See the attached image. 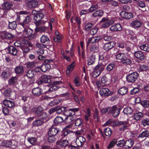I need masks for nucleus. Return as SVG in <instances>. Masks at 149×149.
<instances>
[{"instance_id":"nucleus-22","label":"nucleus","mask_w":149,"mask_h":149,"mask_svg":"<svg viewBox=\"0 0 149 149\" xmlns=\"http://www.w3.org/2000/svg\"><path fill=\"white\" fill-rule=\"evenodd\" d=\"M13 6V4L11 2L6 1L3 3L2 7L3 9L7 10L10 9Z\"/></svg>"},{"instance_id":"nucleus-46","label":"nucleus","mask_w":149,"mask_h":149,"mask_svg":"<svg viewBox=\"0 0 149 149\" xmlns=\"http://www.w3.org/2000/svg\"><path fill=\"white\" fill-rule=\"evenodd\" d=\"M38 5V2L36 0H33L30 3H28L26 4V5L29 8L31 7H35Z\"/></svg>"},{"instance_id":"nucleus-10","label":"nucleus","mask_w":149,"mask_h":149,"mask_svg":"<svg viewBox=\"0 0 149 149\" xmlns=\"http://www.w3.org/2000/svg\"><path fill=\"white\" fill-rule=\"evenodd\" d=\"M139 72H145L149 74V65L146 64H140L138 69Z\"/></svg>"},{"instance_id":"nucleus-40","label":"nucleus","mask_w":149,"mask_h":149,"mask_svg":"<svg viewBox=\"0 0 149 149\" xmlns=\"http://www.w3.org/2000/svg\"><path fill=\"white\" fill-rule=\"evenodd\" d=\"M2 145L7 147H10L12 146V142L10 141L4 140L2 142Z\"/></svg>"},{"instance_id":"nucleus-29","label":"nucleus","mask_w":149,"mask_h":149,"mask_svg":"<svg viewBox=\"0 0 149 149\" xmlns=\"http://www.w3.org/2000/svg\"><path fill=\"white\" fill-rule=\"evenodd\" d=\"M134 141L132 139H130L127 140L125 141V146H127L126 148H131L134 143Z\"/></svg>"},{"instance_id":"nucleus-44","label":"nucleus","mask_w":149,"mask_h":149,"mask_svg":"<svg viewBox=\"0 0 149 149\" xmlns=\"http://www.w3.org/2000/svg\"><path fill=\"white\" fill-rule=\"evenodd\" d=\"M104 132L106 136H110L112 134V130L110 128L107 127L104 129Z\"/></svg>"},{"instance_id":"nucleus-59","label":"nucleus","mask_w":149,"mask_h":149,"mask_svg":"<svg viewBox=\"0 0 149 149\" xmlns=\"http://www.w3.org/2000/svg\"><path fill=\"white\" fill-rule=\"evenodd\" d=\"M117 139H113L109 143L107 147L108 149H110L113 147L116 144Z\"/></svg>"},{"instance_id":"nucleus-39","label":"nucleus","mask_w":149,"mask_h":149,"mask_svg":"<svg viewBox=\"0 0 149 149\" xmlns=\"http://www.w3.org/2000/svg\"><path fill=\"white\" fill-rule=\"evenodd\" d=\"M64 122L63 118L60 116L56 117L54 120V122L55 124L57 125Z\"/></svg>"},{"instance_id":"nucleus-32","label":"nucleus","mask_w":149,"mask_h":149,"mask_svg":"<svg viewBox=\"0 0 149 149\" xmlns=\"http://www.w3.org/2000/svg\"><path fill=\"white\" fill-rule=\"evenodd\" d=\"M69 53V51L67 50L65 51V53L64 52H61L63 59L66 60L67 61H70L71 60L70 56L68 55Z\"/></svg>"},{"instance_id":"nucleus-9","label":"nucleus","mask_w":149,"mask_h":149,"mask_svg":"<svg viewBox=\"0 0 149 149\" xmlns=\"http://www.w3.org/2000/svg\"><path fill=\"white\" fill-rule=\"evenodd\" d=\"M44 88L46 90V91L45 92V93H49L57 90L58 88V87L55 85L52 86L50 87L46 86L44 87Z\"/></svg>"},{"instance_id":"nucleus-56","label":"nucleus","mask_w":149,"mask_h":149,"mask_svg":"<svg viewBox=\"0 0 149 149\" xmlns=\"http://www.w3.org/2000/svg\"><path fill=\"white\" fill-rule=\"evenodd\" d=\"M115 65L114 63H110L106 67V70L108 71H110L113 70L115 68Z\"/></svg>"},{"instance_id":"nucleus-25","label":"nucleus","mask_w":149,"mask_h":149,"mask_svg":"<svg viewBox=\"0 0 149 149\" xmlns=\"http://www.w3.org/2000/svg\"><path fill=\"white\" fill-rule=\"evenodd\" d=\"M12 34L5 31L0 32V37H14Z\"/></svg>"},{"instance_id":"nucleus-30","label":"nucleus","mask_w":149,"mask_h":149,"mask_svg":"<svg viewBox=\"0 0 149 149\" xmlns=\"http://www.w3.org/2000/svg\"><path fill=\"white\" fill-rule=\"evenodd\" d=\"M15 71L17 74H20L24 72V68L22 66H18L15 68Z\"/></svg>"},{"instance_id":"nucleus-61","label":"nucleus","mask_w":149,"mask_h":149,"mask_svg":"<svg viewBox=\"0 0 149 149\" xmlns=\"http://www.w3.org/2000/svg\"><path fill=\"white\" fill-rule=\"evenodd\" d=\"M21 49L22 50L24 54L27 53L30 51L29 47L25 45L21 46Z\"/></svg>"},{"instance_id":"nucleus-4","label":"nucleus","mask_w":149,"mask_h":149,"mask_svg":"<svg viewBox=\"0 0 149 149\" xmlns=\"http://www.w3.org/2000/svg\"><path fill=\"white\" fill-rule=\"evenodd\" d=\"M79 110V108H74L66 109L64 111L63 114L65 117L74 116L76 112L78 111Z\"/></svg>"},{"instance_id":"nucleus-45","label":"nucleus","mask_w":149,"mask_h":149,"mask_svg":"<svg viewBox=\"0 0 149 149\" xmlns=\"http://www.w3.org/2000/svg\"><path fill=\"white\" fill-rule=\"evenodd\" d=\"M83 120L81 118H77L75 121V125L77 126L82 127L83 126Z\"/></svg>"},{"instance_id":"nucleus-34","label":"nucleus","mask_w":149,"mask_h":149,"mask_svg":"<svg viewBox=\"0 0 149 149\" xmlns=\"http://www.w3.org/2000/svg\"><path fill=\"white\" fill-rule=\"evenodd\" d=\"M90 49L92 52H97L99 50L98 45H93L90 47Z\"/></svg>"},{"instance_id":"nucleus-2","label":"nucleus","mask_w":149,"mask_h":149,"mask_svg":"<svg viewBox=\"0 0 149 149\" xmlns=\"http://www.w3.org/2000/svg\"><path fill=\"white\" fill-rule=\"evenodd\" d=\"M104 68V66L103 65L102 63H99L97 65L93 70V74L95 76V77L98 76L102 72Z\"/></svg>"},{"instance_id":"nucleus-7","label":"nucleus","mask_w":149,"mask_h":149,"mask_svg":"<svg viewBox=\"0 0 149 149\" xmlns=\"http://www.w3.org/2000/svg\"><path fill=\"white\" fill-rule=\"evenodd\" d=\"M99 93L102 96H108L111 94V92L107 88H102L99 91Z\"/></svg>"},{"instance_id":"nucleus-21","label":"nucleus","mask_w":149,"mask_h":149,"mask_svg":"<svg viewBox=\"0 0 149 149\" xmlns=\"http://www.w3.org/2000/svg\"><path fill=\"white\" fill-rule=\"evenodd\" d=\"M8 53L13 55H16L17 54V50L13 46H10L7 48Z\"/></svg>"},{"instance_id":"nucleus-3","label":"nucleus","mask_w":149,"mask_h":149,"mask_svg":"<svg viewBox=\"0 0 149 149\" xmlns=\"http://www.w3.org/2000/svg\"><path fill=\"white\" fill-rule=\"evenodd\" d=\"M139 74L137 72H134L126 76L127 81L129 82H134L137 79Z\"/></svg>"},{"instance_id":"nucleus-43","label":"nucleus","mask_w":149,"mask_h":149,"mask_svg":"<svg viewBox=\"0 0 149 149\" xmlns=\"http://www.w3.org/2000/svg\"><path fill=\"white\" fill-rule=\"evenodd\" d=\"M74 119L73 116L65 117L64 122L66 124L71 122Z\"/></svg>"},{"instance_id":"nucleus-23","label":"nucleus","mask_w":149,"mask_h":149,"mask_svg":"<svg viewBox=\"0 0 149 149\" xmlns=\"http://www.w3.org/2000/svg\"><path fill=\"white\" fill-rule=\"evenodd\" d=\"M27 140L28 142L32 145H37V139L34 137H30L27 138Z\"/></svg>"},{"instance_id":"nucleus-19","label":"nucleus","mask_w":149,"mask_h":149,"mask_svg":"<svg viewBox=\"0 0 149 149\" xmlns=\"http://www.w3.org/2000/svg\"><path fill=\"white\" fill-rule=\"evenodd\" d=\"M3 104L5 106L9 108L13 107L15 106L13 102L8 100H4L3 102Z\"/></svg>"},{"instance_id":"nucleus-38","label":"nucleus","mask_w":149,"mask_h":149,"mask_svg":"<svg viewBox=\"0 0 149 149\" xmlns=\"http://www.w3.org/2000/svg\"><path fill=\"white\" fill-rule=\"evenodd\" d=\"M139 48L141 50L149 52V45L147 43L139 46Z\"/></svg>"},{"instance_id":"nucleus-1","label":"nucleus","mask_w":149,"mask_h":149,"mask_svg":"<svg viewBox=\"0 0 149 149\" xmlns=\"http://www.w3.org/2000/svg\"><path fill=\"white\" fill-rule=\"evenodd\" d=\"M47 117V115L45 112H43L38 116L35 121L33 122V125L34 126H38L41 125L45 121Z\"/></svg>"},{"instance_id":"nucleus-58","label":"nucleus","mask_w":149,"mask_h":149,"mask_svg":"<svg viewBox=\"0 0 149 149\" xmlns=\"http://www.w3.org/2000/svg\"><path fill=\"white\" fill-rule=\"evenodd\" d=\"M17 25L16 22L13 21L11 22H9L8 26L9 28L12 29H15L16 28Z\"/></svg>"},{"instance_id":"nucleus-48","label":"nucleus","mask_w":149,"mask_h":149,"mask_svg":"<svg viewBox=\"0 0 149 149\" xmlns=\"http://www.w3.org/2000/svg\"><path fill=\"white\" fill-rule=\"evenodd\" d=\"M48 136L47 141L49 143H53L56 141V138L55 137V136L49 134H48Z\"/></svg>"},{"instance_id":"nucleus-53","label":"nucleus","mask_w":149,"mask_h":149,"mask_svg":"<svg viewBox=\"0 0 149 149\" xmlns=\"http://www.w3.org/2000/svg\"><path fill=\"white\" fill-rule=\"evenodd\" d=\"M8 72L6 71H3L2 72L1 76L5 80L8 79L10 77Z\"/></svg>"},{"instance_id":"nucleus-37","label":"nucleus","mask_w":149,"mask_h":149,"mask_svg":"<svg viewBox=\"0 0 149 149\" xmlns=\"http://www.w3.org/2000/svg\"><path fill=\"white\" fill-rule=\"evenodd\" d=\"M149 136V131L148 130H144L138 136L139 138H143L148 137Z\"/></svg>"},{"instance_id":"nucleus-13","label":"nucleus","mask_w":149,"mask_h":149,"mask_svg":"<svg viewBox=\"0 0 149 149\" xmlns=\"http://www.w3.org/2000/svg\"><path fill=\"white\" fill-rule=\"evenodd\" d=\"M120 16L126 19H129L133 17V15L132 13L122 11L120 13Z\"/></svg>"},{"instance_id":"nucleus-26","label":"nucleus","mask_w":149,"mask_h":149,"mask_svg":"<svg viewBox=\"0 0 149 149\" xmlns=\"http://www.w3.org/2000/svg\"><path fill=\"white\" fill-rule=\"evenodd\" d=\"M131 25L132 27L136 28H139L141 25V22L138 20H135L131 23Z\"/></svg>"},{"instance_id":"nucleus-12","label":"nucleus","mask_w":149,"mask_h":149,"mask_svg":"<svg viewBox=\"0 0 149 149\" xmlns=\"http://www.w3.org/2000/svg\"><path fill=\"white\" fill-rule=\"evenodd\" d=\"M54 125L51 127L48 132V134L55 136L59 132V129L54 127Z\"/></svg>"},{"instance_id":"nucleus-60","label":"nucleus","mask_w":149,"mask_h":149,"mask_svg":"<svg viewBox=\"0 0 149 149\" xmlns=\"http://www.w3.org/2000/svg\"><path fill=\"white\" fill-rule=\"evenodd\" d=\"M60 102V100L59 99H56L50 102L49 105L51 106H53L54 105H57L59 104Z\"/></svg>"},{"instance_id":"nucleus-63","label":"nucleus","mask_w":149,"mask_h":149,"mask_svg":"<svg viewBox=\"0 0 149 149\" xmlns=\"http://www.w3.org/2000/svg\"><path fill=\"white\" fill-rule=\"evenodd\" d=\"M60 144L62 147H65L68 145V141L67 140H63L60 142Z\"/></svg>"},{"instance_id":"nucleus-36","label":"nucleus","mask_w":149,"mask_h":149,"mask_svg":"<svg viewBox=\"0 0 149 149\" xmlns=\"http://www.w3.org/2000/svg\"><path fill=\"white\" fill-rule=\"evenodd\" d=\"M127 91V88L125 87H122L119 89L118 91V94L120 95H123L126 94Z\"/></svg>"},{"instance_id":"nucleus-54","label":"nucleus","mask_w":149,"mask_h":149,"mask_svg":"<svg viewBox=\"0 0 149 149\" xmlns=\"http://www.w3.org/2000/svg\"><path fill=\"white\" fill-rule=\"evenodd\" d=\"M41 79L44 83H48L50 81V79L48 78V76L46 75H42Z\"/></svg>"},{"instance_id":"nucleus-17","label":"nucleus","mask_w":149,"mask_h":149,"mask_svg":"<svg viewBox=\"0 0 149 149\" xmlns=\"http://www.w3.org/2000/svg\"><path fill=\"white\" fill-rule=\"evenodd\" d=\"M75 65V63L74 61H73L70 64L67 66L66 71V73L67 75H69L70 72L72 71Z\"/></svg>"},{"instance_id":"nucleus-50","label":"nucleus","mask_w":149,"mask_h":149,"mask_svg":"<svg viewBox=\"0 0 149 149\" xmlns=\"http://www.w3.org/2000/svg\"><path fill=\"white\" fill-rule=\"evenodd\" d=\"M126 54L122 53H120L116 55V58L117 59L119 60H123L125 58Z\"/></svg>"},{"instance_id":"nucleus-14","label":"nucleus","mask_w":149,"mask_h":149,"mask_svg":"<svg viewBox=\"0 0 149 149\" xmlns=\"http://www.w3.org/2000/svg\"><path fill=\"white\" fill-rule=\"evenodd\" d=\"M85 141L86 139L84 137L80 136L76 139V143L77 146L81 147L84 144Z\"/></svg>"},{"instance_id":"nucleus-41","label":"nucleus","mask_w":149,"mask_h":149,"mask_svg":"<svg viewBox=\"0 0 149 149\" xmlns=\"http://www.w3.org/2000/svg\"><path fill=\"white\" fill-rule=\"evenodd\" d=\"M35 29V31L37 33L39 32H44L46 29V28L45 26H38Z\"/></svg>"},{"instance_id":"nucleus-20","label":"nucleus","mask_w":149,"mask_h":149,"mask_svg":"<svg viewBox=\"0 0 149 149\" xmlns=\"http://www.w3.org/2000/svg\"><path fill=\"white\" fill-rule=\"evenodd\" d=\"M122 28L119 24H115L110 27V29L113 31H120L122 30Z\"/></svg>"},{"instance_id":"nucleus-16","label":"nucleus","mask_w":149,"mask_h":149,"mask_svg":"<svg viewBox=\"0 0 149 149\" xmlns=\"http://www.w3.org/2000/svg\"><path fill=\"white\" fill-rule=\"evenodd\" d=\"M32 91L33 95L36 96H38L42 93V89L39 87L33 88Z\"/></svg>"},{"instance_id":"nucleus-8","label":"nucleus","mask_w":149,"mask_h":149,"mask_svg":"<svg viewBox=\"0 0 149 149\" xmlns=\"http://www.w3.org/2000/svg\"><path fill=\"white\" fill-rule=\"evenodd\" d=\"M120 109H118L116 106H113L110 109L109 112L112 114L114 117H117L119 114Z\"/></svg>"},{"instance_id":"nucleus-64","label":"nucleus","mask_w":149,"mask_h":149,"mask_svg":"<svg viewBox=\"0 0 149 149\" xmlns=\"http://www.w3.org/2000/svg\"><path fill=\"white\" fill-rule=\"evenodd\" d=\"M17 78L15 77L11 78L8 81V84L10 85H13L16 82Z\"/></svg>"},{"instance_id":"nucleus-15","label":"nucleus","mask_w":149,"mask_h":149,"mask_svg":"<svg viewBox=\"0 0 149 149\" xmlns=\"http://www.w3.org/2000/svg\"><path fill=\"white\" fill-rule=\"evenodd\" d=\"M134 56L141 61H143L145 58V56L143 52L141 51H137L134 53Z\"/></svg>"},{"instance_id":"nucleus-18","label":"nucleus","mask_w":149,"mask_h":149,"mask_svg":"<svg viewBox=\"0 0 149 149\" xmlns=\"http://www.w3.org/2000/svg\"><path fill=\"white\" fill-rule=\"evenodd\" d=\"M115 45L114 42H113L106 43L103 46V49L104 50L108 51L111 49Z\"/></svg>"},{"instance_id":"nucleus-51","label":"nucleus","mask_w":149,"mask_h":149,"mask_svg":"<svg viewBox=\"0 0 149 149\" xmlns=\"http://www.w3.org/2000/svg\"><path fill=\"white\" fill-rule=\"evenodd\" d=\"M140 104L143 107L148 108L149 107V101L147 100H143L140 102Z\"/></svg>"},{"instance_id":"nucleus-62","label":"nucleus","mask_w":149,"mask_h":149,"mask_svg":"<svg viewBox=\"0 0 149 149\" xmlns=\"http://www.w3.org/2000/svg\"><path fill=\"white\" fill-rule=\"evenodd\" d=\"M123 63L126 64L127 65H130L132 63V60L130 58H127L125 57L123 60L122 61Z\"/></svg>"},{"instance_id":"nucleus-47","label":"nucleus","mask_w":149,"mask_h":149,"mask_svg":"<svg viewBox=\"0 0 149 149\" xmlns=\"http://www.w3.org/2000/svg\"><path fill=\"white\" fill-rule=\"evenodd\" d=\"M141 125L145 127L149 125V118H146L142 119L141 122Z\"/></svg>"},{"instance_id":"nucleus-55","label":"nucleus","mask_w":149,"mask_h":149,"mask_svg":"<svg viewBox=\"0 0 149 149\" xmlns=\"http://www.w3.org/2000/svg\"><path fill=\"white\" fill-rule=\"evenodd\" d=\"M116 145L118 147H123L125 145V141L124 139L117 141Z\"/></svg>"},{"instance_id":"nucleus-5","label":"nucleus","mask_w":149,"mask_h":149,"mask_svg":"<svg viewBox=\"0 0 149 149\" xmlns=\"http://www.w3.org/2000/svg\"><path fill=\"white\" fill-rule=\"evenodd\" d=\"M44 14L42 13H38L34 15L33 17L34 22L36 26H39L41 24L40 20L44 17Z\"/></svg>"},{"instance_id":"nucleus-31","label":"nucleus","mask_w":149,"mask_h":149,"mask_svg":"<svg viewBox=\"0 0 149 149\" xmlns=\"http://www.w3.org/2000/svg\"><path fill=\"white\" fill-rule=\"evenodd\" d=\"M133 110L130 107H127L124 109L123 112L127 116L131 115L132 113Z\"/></svg>"},{"instance_id":"nucleus-33","label":"nucleus","mask_w":149,"mask_h":149,"mask_svg":"<svg viewBox=\"0 0 149 149\" xmlns=\"http://www.w3.org/2000/svg\"><path fill=\"white\" fill-rule=\"evenodd\" d=\"M143 116V114L142 112H138L134 114V118L135 120L138 121L140 120L142 118Z\"/></svg>"},{"instance_id":"nucleus-11","label":"nucleus","mask_w":149,"mask_h":149,"mask_svg":"<svg viewBox=\"0 0 149 149\" xmlns=\"http://www.w3.org/2000/svg\"><path fill=\"white\" fill-rule=\"evenodd\" d=\"M31 19L30 17L27 15L26 17L23 22L20 23L19 24L22 26L24 28H28L29 26V23Z\"/></svg>"},{"instance_id":"nucleus-28","label":"nucleus","mask_w":149,"mask_h":149,"mask_svg":"<svg viewBox=\"0 0 149 149\" xmlns=\"http://www.w3.org/2000/svg\"><path fill=\"white\" fill-rule=\"evenodd\" d=\"M51 68V65L49 64H43L41 66V71L45 72L47 71H49Z\"/></svg>"},{"instance_id":"nucleus-24","label":"nucleus","mask_w":149,"mask_h":149,"mask_svg":"<svg viewBox=\"0 0 149 149\" xmlns=\"http://www.w3.org/2000/svg\"><path fill=\"white\" fill-rule=\"evenodd\" d=\"M95 57L94 55H92L87 60V65H93L95 61Z\"/></svg>"},{"instance_id":"nucleus-6","label":"nucleus","mask_w":149,"mask_h":149,"mask_svg":"<svg viewBox=\"0 0 149 149\" xmlns=\"http://www.w3.org/2000/svg\"><path fill=\"white\" fill-rule=\"evenodd\" d=\"M102 23L101 26L102 28H106L109 26L114 23V21L113 20H109L105 18H103L100 21Z\"/></svg>"},{"instance_id":"nucleus-35","label":"nucleus","mask_w":149,"mask_h":149,"mask_svg":"<svg viewBox=\"0 0 149 149\" xmlns=\"http://www.w3.org/2000/svg\"><path fill=\"white\" fill-rule=\"evenodd\" d=\"M103 14V12L102 10H98L95 11L92 14V16L94 17H100L102 16Z\"/></svg>"},{"instance_id":"nucleus-57","label":"nucleus","mask_w":149,"mask_h":149,"mask_svg":"<svg viewBox=\"0 0 149 149\" xmlns=\"http://www.w3.org/2000/svg\"><path fill=\"white\" fill-rule=\"evenodd\" d=\"M34 74V71L33 70H30L27 72L26 75L29 78H31L33 77Z\"/></svg>"},{"instance_id":"nucleus-49","label":"nucleus","mask_w":149,"mask_h":149,"mask_svg":"<svg viewBox=\"0 0 149 149\" xmlns=\"http://www.w3.org/2000/svg\"><path fill=\"white\" fill-rule=\"evenodd\" d=\"M54 109L56 112L58 113L65 110L66 109V107L63 106L61 107L57 106L54 108Z\"/></svg>"},{"instance_id":"nucleus-52","label":"nucleus","mask_w":149,"mask_h":149,"mask_svg":"<svg viewBox=\"0 0 149 149\" xmlns=\"http://www.w3.org/2000/svg\"><path fill=\"white\" fill-rule=\"evenodd\" d=\"M73 81L76 86H79L81 84L80 78L78 77H75L73 80Z\"/></svg>"},{"instance_id":"nucleus-42","label":"nucleus","mask_w":149,"mask_h":149,"mask_svg":"<svg viewBox=\"0 0 149 149\" xmlns=\"http://www.w3.org/2000/svg\"><path fill=\"white\" fill-rule=\"evenodd\" d=\"M89 38L88 40L87 46L88 45V43H93L95 42H98L100 39V38Z\"/></svg>"},{"instance_id":"nucleus-27","label":"nucleus","mask_w":149,"mask_h":149,"mask_svg":"<svg viewBox=\"0 0 149 149\" xmlns=\"http://www.w3.org/2000/svg\"><path fill=\"white\" fill-rule=\"evenodd\" d=\"M43 110V109L40 106H38L37 107H33L31 109V111L36 114H40Z\"/></svg>"}]
</instances>
